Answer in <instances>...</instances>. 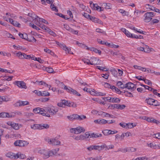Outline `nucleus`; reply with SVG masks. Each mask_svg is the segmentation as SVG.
Returning a JSON list of instances; mask_svg holds the SVG:
<instances>
[{
	"mask_svg": "<svg viewBox=\"0 0 160 160\" xmlns=\"http://www.w3.org/2000/svg\"><path fill=\"white\" fill-rule=\"evenodd\" d=\"M85 131V129L81 127H78L75 128H72L70 129L71 133H73L75 134H78L82 132H84Z\"/></svg>",
	"mask_w": 160,
	"mask_h": 160,
	"instance_id": "1",
	"label": "nucleus"
},
{
	"mask_svg": "<svg viewBox=\"0 0 160 160\" xmlns=\"http://www.w3.org/2000/svg\"><path fill=\"white\" fill-rule=\"evenodd\" d=\"M126 107L125 105L124 104H110L108 107V109L112 110L116 108L118 109L122 110Z\"/></svg>",
	"mask_w": 160,
	"mask_h": 160,
	"instance_id": "2",
	"label": "nucleus"
},
{
	"mask_svg": "<svg viewBox=\"0 0 160 160\" xmlns=\"http://www.w3.org/2000/svg\"><path fill=\"white\" fill-rule=\"evenodd\" d=\"M13 84L20 88L26 89L27 88L26 83L23 81H15Z\"/></svg>",
	"mask_w": 160,
	"mask_h": 160,
	"instance_id": "3",
	"label": "nucleus"
},
{
	"mask_svg": "<svg viewBox=\"0 0 160 160\" xmlns=\"http://www.w3.org/2000/svg\"><path fill=\"white\" fill-rule=\"evenodd\" d=\"M154 16V14L153 12H148L146 13L144 15L145 17L144 19L145 22H149L152 19V17Z\"/></svg>",
	"mask_w": 160,
	"mask_h": 160,
	"instance_id": "4",
	"label": "nucleus"
},
{
	"mask_svg": "<svg viewBox=\"0 0 160 160\" xmlns=\"http://www.w3.org/2000/svg\"><path fill=\"white\" fill-rule=\"evenodd\" d=\"M56 44L59 46L61 48L64 50L66 53H68L70 54H73V53H72L70 50H71L70 48H69L67 47L63 43H60L59 42H57Z\"/></svg>",
	"mask_w": 160,
	"mask_h": 160,
	"instance_id": "5",
	"label": "nucleus"
},
{
	"mask_svg": "<svg viewBox=\"0 0 160 160\" xmlns=\"http://www.w3.org/2000/svg\"><path fill=\"white\" fill-rule=\"evenodd\" d=\"M64 89L66 90L67 92L70 93H72L73 94L76 95L80 96L81 94L79 93L76 90L71 88L70 87L67 88L66 86H64Z\"/></svg>",
	"mask_w": 160,
	"mask_h": 160,
	"instance_id": "6",
	"label": "nucleus"
},
{
	"mask_svg": "<svg viewBox=\"0 0 160 160\" xmlns=\"http://www.w3.org/2000/svg\"><path fill=\"white\" fill-rule=\"evenodd\" d=\"M29 104V102L27 101H19L18 102H17L14 104V106L15 107H21L22 106H24L26 105H28Z\"/></svg>",
	"mask_w": 160,
	"mask_h": 160,
	"instance_id": "7",
	"label": "nucleus"
},
{
	"mask_svg": "<svg viewBox=\"0 0 160 160\" xmlns=\"http://www.w3.org/2000/svg\"><path fill=\"white\" fill-rule=\"evenodd\" d=\"M14 117L13 114H10L8 112H2L0 113V118H10Z\"/></svg>",
	"mask_w": 160,
	"mask_h": 160,
	"instance_id": "8",
	"label": "nucleus"
},
{
	"mask_svg": "<svg viewBox=\"0 0 160 160\" xmlns=\"http://www.w3.org/2000/svg\"><path fill=\"white\" fill-rule=\"evenodd\" d=\"M51 142L50 145H52V146H57L60 145V142L56 138H52V140L50 141Z\"/></svg>",
	"mask_w": 160,
	"mask_h": 160,
	"instance_id": "9",
	"label": "nucleus"
},
{
	"mask_svg": "<svg viewBox=\"0 0 160 160\" xmlns=\"http://www.w3.org/2000/svg\"><path fill=\"white\" fill-rule=\"evenodd\" d=\"M57 153V151L55 149H53L51 151L48 152L47 155L44 154L45 156L44 158H47L49 157L52 156Z\"/></svg>",
	"mask_w": 160,
	"mask_h": 160,
	"instance_id": "10",
	"label": "nucleus"
},
{
	"mask_svg": "<svg viewBox=\"0 0 160 160\" xmlns=\"http://www.w3.org/2000/svg\"><path fill=\"white\" fill-rule=\"evenodd\" d=\"M42 108H34L33 111L35 113H39L42 115H45L46 114L42 111Z\"/></svg>",
	"mask_w": 160,
	"mask_h": 160,
	"instance_id": "11",
	"label": "nucleus"
},
{
	"mask_svg": "<svg viewBox=\"0 0 160 160\" xmlns=\"http://www.w3.org/2000/svg\"><path fill=\"white\" fill-rule=\"evenodd\" d=\"M134 86L135 85L133 83L129 82L126 84V88L128 89L133 91L136 89V87H134Z\"/></svg>",
	"mask_w": 160,
	"mask_h": 160,
	"instance_id": "12",
	"label": "nucleus"
},
{
	"mask_svg": "<svg viewBox=\"0 0 160 160\" xmlns=\"http://www.w3.org/2000/svg\"><path fill=\"white\" fill-rule=\"evenodd\" d=\"M105 147H106V144H104L101 146L93 145L94 150H98L99 151L101 150L104 149Z\"/></svg>",
	"mask_w": 160,
	"mask_h": 160,
	"instance_id": "13",
	"label": "nucleus"
},
{
	"mask_svg": "<svg viewBox=\"0 0 160 160\" xmlns=\"http://www.w3.org/2000/svg\"><path fill=\"white\" fill-rule=\"evenodd\" d=\"M91 59V62L90 61L89 65H93L94 64L98 65L99 64V63H98V61L99 60L97 58L93 57Z\"/></svg>",
	"mask_w": 160,
	"mask_h": 160,
	"instance_id": "14",
	"label": "nucleus"
},
{
	"mask_svg": "<svg viewBox=\"0 0 160 160\" xmlns=\"http://www.w3.org/2000/svg\"><path fill=\"white\" fill-rule=\"evenodd\" d=\"M46 2L48 3L51 4L50 5V8H51L53 11H55L57 10L58 11V10L57 9V8L55 6L54 4H53L52 3L53 2V1L52 0H46Z\"/></svg>",
	"mask_w": 160,
	"mask_h": 160,
	"instance_id": "15",
	"label": "nucleus"
},
{
	"mask_svg": "<svg viewBox=\"0 0 160 160\" xmlns=\"http://www.w3.org/2000/svg\"><path fill=\"white\" fill-rule=\"evenodd\" d=\"M16 157L15 158L17 159L19 158L22 159L25 158L26 157L25 155L23 154H21L20 153L18 152L15 155Z\"/></svg>",
	"mask_w": 160,
	"mask_h": 160,
	"instance_id": "16",
	"label": "nucleus"
},
{
	"mask_svg": "<svg viewBox=\"0 0 160 160\" xmlns=\"http://www.w3.org/2000/svg\"><path fill=\"white\" fill-rule=\"evenodd\" d=\"M50 110V108L49 107H46L45 109H42V111L44 113L46 114L45 115H43L47 117H50V115L49 114V111Z\"/></svg>",
	"mask_w": 160,
	"mask_h": 160,
	"instance_id": "17",
	"label": "nucleus"
},
{
	"mask_svg": "<svg viewBox=\"0 0 160 160\" xmlns=\"http://www.w3.org/2000/svg\"><path fill=\"white\" fill-rule=\"evenodd\" d=\"M14 153L12 152H9L8 153H7L6 154V157L11 158V159H14L15 157H16Z\"/></svg>",
	"mask_w": 160,
	"mask_h": 160,
	"instance_id": "18",
	"label": "nucleus"
},
{
	"mask_svg": "<svg viewBox=\"0 0 160 160\" xmlns=\"http://www.w3.org/2000/svg\"><path fill=\"white\" fill-rule=\"evenodd\" d=\"M31 128L36 130L39 129L40 130H41V124H34L31 126Z\"/></svg>",
	"mask_w": 160,
	"mask_h": 160,
	"instance_id": "19",
	"label": "nucleus"
},
{
	"mask_svg": "<svg viewBox=\"0 0 160 160\" xmlns=\"http://www.w3.org/2000/svg\"><path fill=\"white\" fill-rule=\"evenodd\" d=\"M85 138L84 137V135H78L74 138V139L76 140H85Z\"/></svg>",
	"mask_w": 160,
	"mask_h": 160,
	"instance_id": "20",
	"label": "nucleus"
},
{
	"mask_svg": "<svg viewBox=\"0 0 160 160\" xmlns=\"http://www.w3.org/2000/svg\"><path fill=\"white\" fill-rule=\"evenodd\" d=\"M91 136H90V138H96L99 137H101L102 135L101 133H93L91 134Z\"/></svg>",
	"mask_w": 160,
	"mask_h": 160,
	"instance_id": "21",
	"label": "nucleus"
},
{
	"mask_svg": "<svg viewBox=\"0 0 160 160\" xmlns=\"http://www.w3.org/2000/svg\"><path fill=\"white\" fill-rule=\"evenodd\" d=\"M58 110L57 109H53L50 108V110L49 111V114L53 115L55 114L58 112Z\"/></svg>",
	"mask_w": 160,
	"mask_h": 160,
	"instance_id": "22",
	"label": "nucleus"
},
{
	"mask_svg": "<svg viewBox=\"0 0 160 160\" xmlns=\"http://www.w3.org/2000/svg\"><path fill=\"white\" fill-rule=\"evenodd\" d=\"M19 147H24L26 145H27L28 143L27 141H23L22 140H20L19 141Z\"/></svg>",
	"mask_w": 160,
	"mask_h": 160,
	"instance_id": "23",
	"label": "nucleus"
},
{
	"mask_svg": "<svg viewBox=\"0 0 160 160\" xmlns=\"http://www.w3.org/2000/svg\"><path fill=\"white\" fill-rule=\"evenodd\" d=\"M145 101L148 104L152 105L154 99L151 98H149L148 99H146Z\"/></svg>",
	"mask_w": 160,
	"mask_h": 160,
	"instance_id": "24",
	"label": "nucleus"
},
{
	"mask_svg": "<svg viewBox=\"0 0 160 160\" xmlns=\"http://www.w3.org/2000/svg\"><path fill=\"white\" fill-rule=\"evenodd\" d=\"M9 100V98H8L7 97L5 96L1 97L0 98V102H1V104L2 103V102H8Z\"/></svg>",
	"mask_w": 160,
	"mask_h": 160,
	"instance_id": "25",
	"label": "nucleus"
},
{
	"mask_svg": "<svg viewBox=\"0 0 160 160\" xmlns=\"http://www.w3.org/2000/svg\"><path fill=\"white\" fill-rule=\"evenodd\" d=\"M50 127L49 125L47 123L45 124H41V130H42L44 129H48Z\"/></svg>",
	"mask_w": 160,
	"mask_h": 160,
	"instance_id": "26",
	"label": "nucleus"
},
{
	"mask_svg": "<svg viewBox=\"0 0 160 160\" xmlns=\"http://www.w3.org/2000/svg\"><path fill=\"white\" fill-rule=\"evenodd\" d=\"M120 101V99L119 98L113 97L112 98L111 102L112 103H119Z\"/></svg>",
	"mask_w": 160,
	"mask_h": 160,
	"instance_id": "27",
	"label": "nucleus"
},
{
	"mask_svg": "<svg viewBox=\"0 0 160 160\" xmlns=\"http://www.w3.org/2000/svg\"><path fill=\"white\" fill-rule=\"evenodd\" d=\"M12 127L15 130H18L19 128L18 124L14 122L13 123Z\"/></svg>",
	"mask_w": 160,
	"mask_h": 160,
	"instance_id": "28",
	"label": "nucleus"
},
{
	"mask_svg": "<svg viewBox=\"0 0 160 160\" xmlns=\"http://www.w3.org/2000/svg\"><path fill=\"white\" fill-rule=\"evenodd\" d=\"M110 130L107 129L104 130L102 131L103 133L106 136L110 134Z\"/></svg>",
	"mask_w": 160,
	"mask_h": 160,
	"instance_id": "29",
	"label": "nucleus"
},
{
	"mask_svg": "<svg viewBox=\"0 0 160 160\" xmlns=\"http://www.w3.org/2000/svg\"><path fill=\"white\" fill-rule=\"evenodd\" d=\"M31 33L32 35H33L37 37H38L39 38H41V35L38 34L36 32L34 31H31Z\"/></svg>",
	"mask_w": 160,
	"mask_h": 160,
	"instance_id": "30",
	"label": "nucleus"
},
{
	"mask_svg": "<svg viewBox=\"0 0 160 160\" xmlns=\"http://www.w3.org/2000/svg\"><path fill=\"white\" fill-rule=\"evenodd\" d=\"M63 26L64 28H65L67 30L69 31L70 32H71L72 31L71 30H72V28H70L68 25L64 24Z\"/></svg>",
	"mask_w": 160,
	"mask_h": 160,
	"instance_id": "31",
	"label": "nucleus"
},
{
	"mask_svg": "<svg viewBox=\"0 0 160 160\" xmlns=\"http://www.w3.org/2000/svg\"><path fill=\"white\" fill-rule=\"evenodd\" d=\"M127 128H132L135 127L136 125L134 126L132 123H130L127 124Z\"/></svg>",
	"mask_w": 160,
	"mask_h": 160,
	"instance_id": "32",
	"label": "nucleus"
},
{
	"mask_svg": "<svg viewBox=\"0 0 160 160\" xmlns=\"http://www.w3.org/2000/svg\"><path fill=\"white\" fill-rule=\"evenodd\" d=\"M145 7L147 8H148L149 9H150L151 10L154 11V9H155V8L153 6H152L150 5L149 4H146L145 6Z\"/></svg>",
	"mask_w": 160,
	"mask_h": 160,
	"instance_id": "33",
	"label": "nucleus"
},
{
	"mask_svg": "<svg viewBox=\"0 0 160 160\" xmlns=\"http://www.w3.org/2000/svg\"><path fill=\"white\" fill-rule=\"evenodd\" d=\"M111 54L113 56H121V54L119 53L118 52H113L112 51L111 52Z\"/></svg>",
	"mask_w": 160,
	"mask_h": 160,
	"instance_id": "34",
	"label": "nucleus"
},
{
	"mask_svg": "<svg viewBox=\"0 0 160 160\" xmlns=\"http://www.w3.org/2000/svg\"><path fill=\"white\" fill-rule=\"evenodd\" d=\"M11 114H13L14 116L16 115L21 116L22 115V112L19 111H16L12 113Z\"/></svg>",
	"mask_w": 160,
	"mask_h": 160,
	"instance_id": "35",
	"label": "nucleus"
},
{
	"mask_svg": "<svg viewBox=\"0 0 160 160\" xmlns=\"http://www.w3.org/2000/svg\"><path fill=\"white\" fill-rule=\"evenodd\" d=\"M42 96H48L50 95V93L47 91H43L42 92Z\"/></svg>",
	"mask_w": 160,
	"mask_h": 160,
	"instance_id": "36",
	"label": "nucleus"
},
{
	"mask_svg": "<svg viewBox=\"0 0 160 160\" xmlns=\"http://www.w3.org/2000/svg\"><path fill=\"white\" fill-rule=\"evenodd\" d=\"M86 118V116L84 115H82L80 116L78 115V120L81 121Z\"/></svg>",
	"mask_w": 160,
	"mask_h": 160,
	"instance_id": "37",
	"label": "nucleus"
},
{
	"mask_svg": "<svg viewBox=\"0 0 160 160\" xmlns=\"http://www.w3.org/2000/svg\"><path fill=\"white\" fill-rule=\"evenodd\" d=\"M45 68V70L49 73H51L53 72V70L52 68L44 67Z\"/></svg>",
	"mask_w": 160,
	"mask_h": 160,
	"instance_id": "38",
	"label": "nucleus"
},
{
	"mask_svg": "<svg viewBox=\"0 0 160 160\" xmlns=\"http://www.w3.org/2000/svg\"><path fill=\"white\" fill-rule=\"evenodd\" d=\"M13 76H6L3 77L4 79L5 80H7V81H10L12 78Z\"/></svg>",
	"mask_w": 160,
	"mask_h": 160,
	"instance_id": "39",
	"label": "nucleus"
},
{
	"mask_svg": "<svg viewBox=\"0 0 160 160\" xmlns=\"http://www.w3.org/2000/svg\"><path fill=\"white\" fill-rule=\"evenodd\" d=\"M152 105L154 106H157L160 105V102H158L157 100H155L153 101Z\"/></svg>",
	"mask_w": 160,
	"mask_h": 160,
	"instance_id": "40",
	"label": "nucleus"
},
{
	"mask_svg": "<svg viewBox=\"0 0 160 160\" xmlns=\"http://www.w3.org/2000/svg\"><path fill=\"white\" fill-rule=\"evenodd\" d=\"M98 19L94 17L91 16L90 20H92V22L95 23H97Z\"/></svg>",
	"mask_w": 160,
	"mask_h": 160,
	"instance_id": "41",
	"label": "nucleus"
},
{
	"mask_svg": "<svg viewBox=\"0 0 160 160\" xmlns=\"http://www.w3.org/2000/svg\"><path fill=\"white\" fill-rule=\"evenodd\" d=\"M27 41L29 42H35L36 40L33 37L31 36V38L27 39Z\"/></svg>",
	"mask_w": 160,
	"mask_h": 160,
	"instance_id": "42",
	"label": "nucleus"
},
{
	"mask_svg": "<svg viewBox=\"0 0 160 160\" xmlns=\"http://www.w3.org/2000/svg\"><path fill=\"white\" fill-rule=\"evenodd\" d=\"M143 81L146 84H147L150 86L152 85V82L151 81L144 79Z\"/></svg>",
	"mask_w": 160,
	"mask_h": 160,
	"instance_id": "43",
	"label": "nucleus"
},
{
	"mask_svg": "<svg viewBox=\"0 0 160 160\" xmlns=\"http://www.w3.org/2000/svg\"><path fill=\"white\" fill-rule=\"evenodd\" d=\"M30 26L32 27L33 28L36 29L37 30H39L40 29L39 28L37 27L35 25L33 24L32 23H30Z\"/></svg>",
	"mask_w": 160,
	"mask_h": 160,
	"instance_id": "44",
	"label": "nucleus"
},
{
	"mask_svg": "<svg viewBox=\"0 0 160 160\" xmlns=\"http://www.w3.org/2000/svg\"><path fill=\"white\" fill-rule=\"evenodd\" d=\"M144 119H146V120L149 122H152L153 120V118H148L145 117Z\"/></svg>",
	"mask_w": 160,
	"mask_h": 160,
	"instance_id": "45",
	"label": "nucleus"
},
{
	"mask_svg": "<svg viewBox=\"0 0 160 160\" xmlns=\"http://www.w3.org/2000/svg\"><path fill=\"white\" fill-rule=\"evenodd\" d=\"M102 7H100L98 6H98H95V8H93V9L98 10L100 12L101 11H103V9H102Z\"/></svg>",
	"mask_w": 160,
	"mask_h": 160,
	"instance_id": "46",
	"label": "nucleus"
},
{
	"mask_svg": "<svg viewBox=\"0 0 160 160\" xmlns=\"http://www.w3.org/2000/svg\"><path fill=\"white\" fill-rule=\"evenodd\" d=\"M112 98L110 97H106L103 98L102 99H103L104 100H105V99H106V100L108 101V102H111V101H112Z\"/></svg>",
	"mask_w": 160,
	"mask_h": 160,
	"instance_id": "47",
	"label": "nucleus"
},
{
	"mask_svg": "<svg viewBox=\"0 0 160 160\" xmlns=\"http://www.w3.org/2000/svg\"><path fill=\"white\" fill-rule=\"evenodd\" d=\"M23 53H22L21 52H19L17 53L16 54L17 56L20 59H23Z\"/></svg>",
	"mask_w": 160,
	"mask_h": 160,
	"instance_id": "48",
	"label": "nucleus"
},
{
	"mask_svg": "<svg viewBox=\"0 0 160 160\" xmlns=\"http://www.w3.org/2000/svg\"><path fill=\"white\" fill-rule=\"evenodd\" d=\"M114 147V146L113 145H109L108 146H107L106 145V147H105L104 148H105V150H109V149H112Z\"/></svg>",
	"mask_w": 160,
	"mask_h": 160,
	"instance_id": "49",
	"label": "nucleus"
},
{
	"mask_svg": "<svg viewBox=\"0 0 160 160\" xmlns=\"http://www.w3.org/2000/svg\"><path fill=\"white\" fill-rule=\"evenodd\" d=\"M12 24H13L14 26H15L18 27H20V24L19 23H18L17 21H14V22H13L12 23Z\"/></svg>",
	"mask_w": 160,
	"mask_h": 160,
	"instance_id": "50",
	"label": "nucleus"
},
{
	"mask_svg": "<svg viewBox=\"0 0 160 160\" xmlns=\"http://www.w3.org/2000/svg\"><path fill=\"white\" fill-rule=\"evenodd\" d=\"M106 94L101 92H96V95L98 96H105Z\"/></svg>",
	"mask_w": 160,
	"mask_h": 160,
	"instance_id": "51",
	"label": "nucleus"
},
{
	"mask_svg": "<svg viewBox=\"0 0 160 160\" xmlns=\"http://www.w3.org/2000/svg\"><path fill=\"white\" fill-rule=\"evenodd\" d=\"M69 103L70 105H69V107H72L73 108H76L77 107V104L73 102H71Z\"/></svg>",
	"mask_w": 160,
	"mask_h": 160,
	"instance_id": "52",
	"label": "nucleus"
},
{
	"mask_svg": "<svg viewBox=\"0 0 160 160\" xmlns=\"http://www.w3.org/2000/svg\"><path fill=\"white\" fill-rule=\"evenodd\" d=\"M124 93H127V94L125 93V95L126 96L130 97H133V95L130 92H128V91L124 92Z\"/></svg>",
	"mask_w": 160,
	"mask_h": 160,
	"instance_id": "53",
	"label": "nucleus"
},
{
	"mask_svg": "<svg viewBox=\"0 0 160 160\" xmlns=\"http://www.w3.org/2000/svg\"><path fill=\"white\" fill-rule=\"evenodd\" d=\"M44 140L46 142H47L48 144H50L51 143L50 141L52 140V138H50L49 137H46L44 138Z\"/></svg>",
	"mask_w": 160,
	"mask_h": 160,
	"instance_id": "54",
	"label": "nucleus"
},
{
	"mask_svg": "<svg viewBox=\"0 0 160 160\" xmlns=\"http://www.w3.org/2000/svg\"><path fill=\"white\" fill-rule=\"evenodd\" d=\"M96 32H98L105 34H106L105 33V32L104 31L102 30L99 28H97L96 29Z\"/></svg>",
	"mask_w": 160,
	"mask_h": 160,
	"instance_id": "55",
	"label": "nucleus"
},
{
	"mask_svg": "<svg viewBox=\"0 0 160 160\" xmlns=\"http://www.w3.org/2000/svg\"><path fill=\"white\" fill-rule=\"evenodd\" d=\"M104 5L106 6L105 8L106 9H109L111 8V5L110 3H104Z\"/></svg>",
	"mask_w": 160,
	"mask_h": 160,
	"instance_id": "56",
	"label": "nucleus"
},
{
	"mask_svg": "<svg viewBox=\"0 0 160 160\" xmlns=\"http://www.w3.org/2000/svg\"><path fill=\"white\" fill-rule=\"evenodd\" d=\"M77 3L78 4L80 7L83 9H84L86 8V6L80 3L79 2L77 1Z\"/></svg>",
	"mask_w": 160,
	"mask_h": 160,
	"instance_id": "57",
	"label": "nucleus"
},
{
	"mask_svg": "<svg viewBox=\"0 0 160 160\" xmlns=\"http://www.w3.org/2000/svg\"><path fill=\"white\" fill-rule=\"evenodd\" d=\"M39 21L41 22H42L44 23L45 24H48V21H47L46 20H45L44 19L39 18Z\"/></svg>",
	"mask_w": 160,
	"mask_h": 160,
	"instance_id": "58",
	"label": "nucleus"
},
{
	"mask_svg": "<svg viewBox=\"0 0 160 160\" xmlns=\"http://www.w3.org/2000/svg\"><path fill=\"white\" fill-rule=\"evenodd\" d=\"M100 124H105L108 122L107 121L104 119H102L99 121Z\"/></svg>",
	"mask_w": 160,
	"mask_h": 160,
	"instance_id": "59",
	"label": "nucleus"
},
{
	"mask_svg": "<svg viewBox=\"0 0 160 160\" xmlns=\"http://www.w3.org/2000/svg\"><path fill=\"white\" fill-rule=\"evenodd\" d=\"M84 137L85 138V140L87 139V138H89L90 137V136H91V135H90L88 132H86L85 134V135H84Z\"/></svg>",
	"mask_w": 160,
	"mask_h": 160,
	"instance_id": "60",
	"label": "nucleus"
},
{
	"mask_svg": "<svg viewBox=\"0 0 160 160\" xmlns=\"http://www.w3.org/2000/svg\"><path fill=\"white\" fill-rule=\"evenodd\" d=\"M127 123L125 122H121L119 124L122 127L127 128Z\"/></svg>",
	"mask_w": 160,
	"mask_h": 160,
	"instance_id": "61",
	"label": "nucleus"
},
{
	"mask_svg": "<svg viewBox=\"0 0 160 160\" xmlns=\"http://www.w3.org/2000/svg\"><path fill=\"white\" fill-rule=\"evenodd\" d=\"M97 68L99 70H102V71H108V70L107 68H104L102 67L99 66H97Z\"/></svg>",
	"mask_w": 160,
	"mask_h": 160,
	"instance_id": "62",
	"label": "nucleus"
},
{
	"mask_svg": "<svg viewBox=\"0 0 160 160\" xmlns=\"http://www.w3.org/2000/svg\"><path fill=\"white\" fill-rule=\"evenodd\" d=\"M82 61H83L84 62V63H86L88 65H89L90 60L88 59L84 58L82 59Z\"/></svg>",
	"mask_w": 160,
	"mask_h": 160,
	"instance_id": "63",
	"label": "nucleus"
},
{
	"mask_svg": "<svg viewBox=\"0 0 160 160\" xmlns=\"http://www.w3.org/2000/svg\"><path fill=\"white\" fill-rule=\"evenodd\" d=\"M86 160H99L98 157H96L95 158H88L86 159Z\"/></svg>",
	"mask_w": 160,
	"mask_h": 160,
	"instance_id": "64",
	"label": "nucleus"
}]
</instances>
